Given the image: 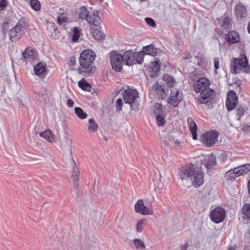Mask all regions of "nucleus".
<instances>
[{"label":"nucleus","mask_w":250,"mask_h":250,"mask_svg":"<svg viewBox=\"0 0 250 250\" xmlns=\"http://www.w3.org/2000/svg\"><path fill=\"white\" fill-rule=\"evenodd\" d=\"M209 84L210 83L208 79L201 78L193 85V88L196 92L199 93L204 89L208 88Z\"/></svg>","instance_id":"14"},{"label":"nucleus","mask_w":250,"mask_h":250,"mask_svg":"<svg viewBox=\"0 0 250 250\" xmlns=\"http://www.w3.org/2000/svg\"><path fill=\"white\" fill-rule=\"evenodd\" d=\"M125 64L126 65H132L135 64V52L128 50L123 55Z\"/></svg>","instance_id":"15"},{"label":"nucleus","mask_w":250,"mask_h":250,"mask_svg":"<svg viewBox=\"0 0 250 250\" xmlns=\"http://www.w3.org/2000/svg\"><path fill=\"white\" fill-rule=\"evenodd\" d=\"M152 89L155 90L158 96L160 98L164 99L166 97L167 93L164 88V86L160 85L158 83H156L153 85Z\"/></svg>","instance_id":"19"},{"label":"nucleus","mask_w":250,"mask_h":250,"mask_svg":"<svg viewBox=\"0 0 250 250\" xmlns=\"http://www.w3.org/2000/svg\"><path fill=\"white\" fill-rule=\"evenodd\" d=\"M70 64H72V65L74 64V63H75V61H74V60H73L72 59H71L70 60Z\"/></svg>","instance_id":"63"},{"label":"nucleus","mask_w":250,"mask_h":250,"mask_svg":"<svg viewBox=\"0 0 250 250\" xmlns=\"http://www.w3.org/2000/svg\"><path fill=\"white\" fill-rule=\"evenodd\" d=\"M216 164V158L212 154L208 156L204 161V165L208 168H211Z\"/></svg>","instance_id":"25"},{"label":"nucleus","mask_w":250,"mask_h":250,"mask_svg":"<svg viewBox=\"0 0 250 250\" xmlns=\"http://www.w3.org/2000/svg\"><path fill=\"white\" fill-rule=\"evenodd\" d=\"M46 68V64L40 62L34 66V73L36 75L42 77Z\"/></svg>","instance_id":"20"},{"label":"nucleus","mask_w":250,"mask_h":250,"mask_svg":"<svg viewBox=\"0 0 250 250\" xmlns=\"http://www.w3.org/2000/svg\"><path fill=\"white\" fill-rule=\"evenodd\" d=\"M139 98L138 91L134 89L128 88L123 93V98L125 103L132 104Z\"/></svg>","instance_id":"11"},{"label":"nucleus","mask_w":250,"mask_h":250,"mask_svg":"<svg viewBox=\"0 0 250 250\" xmlns=\"http://www.w3.org/2000/svg\"><path fill=\"white\" fill-rule=\"evenodd\" d=\"M67 105L68 107H72L74 105V102L71 99H68L67 101Z\"/></svg>","instance_id":"56"},{"label":"nucleus","mask_w":250,"mask_h":250,"mask_svg":"<svg viewBox=\"0 0 250 250\" xmlns=\"http://www.w3.org/2000/svg\"><path fill=\"white\" fill-rule=\"evenodd\" d=\"M248 62L245 55L241 54L239 58H233L231 63V72L236 74L239 73L242 68H245L248 65Z\"/></svg>","instance_id":"5"},{"label":"nucleus","mask_w":250,"mask_h":250,"mask_svg":"<svg viewBox=\"0 0 250 250\" xmlns=\"http://www.w3.org/2000/svg\"><path fill=\"white\" fill-rule=\"evenodd\" d=\"M7 4L6 0H0V10H3Z\"/></svg>","instance_id":"54"},{"label":"nucleus","mask_w":250,"mask_h":250,"mask_svg":"<svg viewBox=\"0 0 250 250\" xmlns=\"http://www.w3.org/2000/svg\"><path fill=\"white\" fill-rule=\"evenodd\" d=\"M147 224V220L146 219H142L139 220L136 225L135 227V231L136 232L140 233H141L144 229H145L146 226Z\"/></svg>","instance_id":"32"},{"label":"nucleus","mask_w":250,"mask_h":250,"mask_svg":"<svg viewBox=\"0 0 250 250\" xmlns=\"http://www.w3.org/2000/svg\"><path fill=\"white\" fill-rule=\"evenodd\" d=\"M131 109L135 110H138L139 109L138 105H136L135 104H131Z\"/></svg>","instance_id":"57"},{"label":"nucleus","mask_w":250,"mask_h":250,"mask_svg":"<svg viewBox=\"0 0 250 250\" xmlns=\"http://www.w3.org/2000/svg\"><path fill=\"white\" fill-rule=\"evenodd\" d=\"M238 103V98L234 91H230L227 95L226 106L229 110L235 108Z\"/></svg>","instance_id":"13"},{"label":"nucleus","mask_w":250,"mask_h":250,"mask_svg":"<svg viewBox=\"0 0 250 250\" xmlns=\"http://www.w3.org/2000/svg\"><path fill=\"white\" fill-rule=\"evenodd\" d=\"M248 189H249V193L250 194V180H249V181L248 182Z\"/></svg>","instance_id":"61"},{"label":"nucleus","mask_w":250,"mask_h":250,"mask_svg":"<svg viewBox=\"0 0 250 250\" xmlns=\"http://www.w3.org/2000/svg\"><path fill=\"white\" fill-rule=\"evenodd\" d=\"M227 40L229 43H234L239 42L240 37L237 32L232 31L228 34Z\"/></svg>","instance_id":"28"},{"label":"nucleus","mask_w":250,"mask_h":250,"mask_svg":"<svg viewBox=\"0 0 250 250\" xmlns=\"http://www.w3.org/2000/svg\"><path fill=\"white\" fill-rule=\"evenodd\" d=\"M36 51L32 48L27 47L22 53V57L25 60L33 59L36 56Z\"/></svg>","instance_id":"26"},{"label":"nucleus","mask_w":250,"mask_h":250,"mask_svg":"<svg viewBox=\"0 0 250 250\" xmlns=\"http://www.w3.org/2000/svg\"><path fill=\"white\" fill-rule=\"evenodd\" d=\"M163 80L166 82L167 85L169 87L170 89L175 88L174 87L176 84V82L173 77L167 74H165L163 76Z\"/></svg>","instance_id":"30"},{"label":"nucleus","mask_w":250,"mask_h":250,"mask_svg":"<svg viewBox=\"0 0 250 250\" xmlns=\"http://www.w3.org/2000/svg\"><path fill=\"white\" fill-rule=\"evenodd\" d=\"M154 112H155L157 115L161 114L160 113L163 111V106L161 104H156L154 105Z\"/></svg>","instance_id":"46"},{"label":"nucleus","mask_w":250,"mask_h":250,"mask_svg":"<svg viewBox=\"0 0 250 250\" xmlns=\"http://www.w3.org/2000/svg\"><path fill=\"white\" fill-rule=\"evenodd\" d=\"M170 91L168 103L174 107H177L183 100V94L177 88L170 89Z\"/></svg>","instance_id":"8"},{"label":"nucleus","mask_w":250,"mask_h":250,"mask_svg":"<svg viewBox=\"0 0 250 250\" xmlns=\"http://www.w3.org/2000/svg\"><path fill=\"white\" fill-rule=\"evenodd\" d=\"M89 123L90 125L88 126V129L92 132H94V119L92 118L89 119Z\"/></svg>","instance_id":"53"},{"label":"nucleus","mask_w":250,"mask_h":250,"mask_svg":"<svg viewBox=\"0 0 250 250\" xmlns=\"http://www.w3.org/2000/svg\"><path fill=\"white\" fill-rule=\"evenodd\" d=\"M201 94L199 98V102L201 104H206L208 102L211 98L213 91L209 88L204 89L200 91Z\"/></svg>","instance_id":"16"},{"label":"nucleus","mask_w":250,"mask_h":250,"mask_svg":"<svg viewBox=\"0 0 250 250\" xmlns=\"http://www.w3.org/2000/svg\"><path fill=\"white\" fill-rule=\"evenodd\" d=\"M105 39V34L101 27L95 28V41L103 42Z\"/></svg>","instance_id":"21"},{"label":"nucleus","mask_w":250,"mask_h":250,"mask_svg":"<svg viewBox=\"0 0 250 250\" xmlns=\"http://www.w3.org/2000/svg\"><path fill=\"white\" fill-rule=\"evenodd\" d=\"M235 169L238 177L245 175L250 171V165L245 164L239 167H235Z\"/></svg>","instance_id":"23"},{"label":"nucleus","mask_w":250,"mask_h":250,"mask_svg":"<svg viewBox=\"0 0 250 250\" xmlns=\"http://www.w3.org/2000/svg\"><path fill=\"white\" fill-rule=\"evenodd\" d=\"M72 141L71 139L69 137L68 134L65 133L63 135V139L61 143V147L62 148H68L71 150Z\"/></svg>","instance_id":"24"},{"label":"nucleus","mask_w":250,"mask_h":250,"mask_svg":"<svg viewBox=\"0 0 250 250\" xmlns=\"http://www.w3.org/2000/svg\"><path fill=\"white\" fill-rule=\"evenodd\" d=\"M235 14L238 20L245 19L247 16V10L241 4H239L235 7Z\"/></svg>","instance_id":"17"},{"label":"nucleus","mask_w":250,"mask_h":250,"mask_svg":"<svg viewBox=\"0 0 250 250\" xmlns=\"http://www.w3.org/2000/svg\"><path fill=\"white\" fill-rule=\"evenodd\" d=\"M242 129L245 131H250V125H244Z\"/></svg>","instance_id":"58"},{"label":"nucleus","mask_w":250,"mask_h":250,"mask_svg":"<svg viewBox=\"0 0 250 250\" xmlns=\"http://www.w3.org/2000/svg\"><path fill=\"white\" fill-rule=\"evenodd\" d=\"M183 137V133L181 131L173 129L166 137V141L167 140L170 143H173L176 146H180L181 140Z\"/></svg>","instance_id":"9"},{"label":"nucleus","mask_w":250,"mask_h":250,"mask_svg":"<svg viewBox=\"0 0 250 250\" xmlns=\"http://www.w3.org/2000/svg\"><path fill=\"white\" fill-rule=\"evenodd\" d=\"M94 14H90L89 13L87 15L85 19L86 21L91 25V28H92V27L94 26Z\"/></svg>","instance_id":"45"},{"label":"nucleus","mask_w":250,"mask_h":250,"mask_svg":"<svg viewBox=\"0 0 250 250\" xmlns=\"http://www.w3.org/2000/svg\"><path fill=\"white\" fill-rule=\"evenodd\" d=\"M102 14L101 11H97V14L95 13V26H99L102 22Z\"/></svg>","instance_id":"42"},{"label":"nucleus","mask_w":250,"mask_h":250,"mask_svg":"<svg viewBox=\"0 0 250 250\" xmlns=\"http://www.w3.org/2000/svg\"><path fill=\"white\" fill-rule=\"evenodd\" d=\"M238 177L235 168L228 171L225 174V178L227 180L232 181Z\"/></svg>","instance_id":"33"},{"label":"nucleus","mask_w":250,"mask_h":250,"mask_svg":"<svg viewBox=\"0 0 250 250\" xmlns=\"http://www.w3.org/2000/svg\"><path fill=\"white\" fill-rule=\"evenodd\" d=\"M192 238L191 237L188 238L185 241L180 245V250H188L190 247L191 246Z\"/></svg>","instance_id":"36"},{"label":"nucleus","mask_w":250,"mask_h":250,"mask_svg":"<svg viewBox=\"0 0 250 250\" xmlns=\"http://www.w3.org/2000/svg\"><path fill=\"white\" fill-rule=\"evenodd\" d=\"M248 30L249 33L250 34V22H249V24H248Z\"/></svg>","instance_id":"62"},{"label":"nucleus","mask_w":250,"mask_h":250,"mask_svg":"<svg viewBox=\"0 0 250 250\" xmlns=\"http://www.w3.org/2000/svg\"><path fill=\"white\" fill-rule=\"evenodd\" d=\"M143 51L144 53L152 56H155L157 54V49L152 44L144 47Z\"/></svg>","instance_id":"29"},{"label":"nucleus","mask_w":250,"mask_h":250,"mask_svg":"<svg viewBox=\"0 0 250 250\" xmlns=\"http://www.w3.org/2000/svg\"><path fill=\"white\" fill-rule=\"evenodd\" d=\"M145 21L147 24L149 26L152 27H154L156 26L155 22L152 19L150 18H146Z\"/></svg>","instance_id":"51"},{"label":"nucleus","mask_w":250,"mask_h":250,"mask_svg":"<svg viewBox=\"0 0 250 250\" xmlns=\"http://www.w3.org/2000/svg\"><path fill=\"white\" fill-rule=\"evenodd\" d=\"M70 159L68 162V164L72 168V173H71V178L73 180V185L75 189L76 190L79 189V176H80V171L76 163L74 161L71 155V152H70Z\"/></svg>","instance_id":"6"},{"label":"nucleus","mask_w":250,"mask_h":250,"mask_svg":"<svg viewBox=\"0 0 250 250\" xmlns=\"http://www.w3.org/2000/svg\"><path fill=\"white\" fill-rule=\"evenodd\" d=\"M66 21H67V19L65 16L61 15L58 16L57 18V22L60 25Z\"/></svg>","instance_id":"49"},{"label":"nucleus","mask_w":250,"mask_h":250,"mask_svg":"<svg viewBox=\"0 0 250 250\" xmlns=\"http://www.w3.org/2000/svg\"><path fill=\"white\" fill-rule=\"evenodd\" d=\"M30 4L32 8L35 11H39L41 9L40 2L38 0H31Z\"/></svg>","instance_id":"41"},{"label":"nucleus","mask_w":250,"mask_h":250,"mask_svg":"<svg viewBox=\"0 0 250 250\" xmlns=\"http://www.w3.org/2000/svg\"><path fill=\"white\" fill-rule=\"evenodd\" d=\"M214 63L215 72L216 73L217 70L219 68V60L218 58H215L213 60Z\"/></svg>","instance_id":"55"},{"label":"nucleus","mask_w":250,"mask_h":250,"mask_svg":"<svg viewBox=\"0 0 250 250\" xmlns=\"http://www.w3.org/2000/svg\"><path fill=\"white\" fill-rule=\"evenodd\" d=\"M189 126L193 139L194 140H196L197 138V135L196 133L197 126L196 123L193 121H190L189 123Z\"/></svg>","instance_id":"34"},{"label":"nucleus","mask_w":250,"mask_h":250,"mask_svg":"<svg viewBox=\"0 0 250 250\" xmlns=\"http://www.w3.org/2000/svg\"><path fill=\"white\" fill-rule=\"evenodd\" d=\"M155 189L159 193H162L165 189V179L160 176L159 180L154 183Z\"/></svg>","instance_id":"22"},{"label":"nucleus","mask_w":250,"mask_h":250,"mask_svg":"<svg viewBox=\"0 0 250 250\" xmlns=\"http://www.w3.org/2000/svg\"><path fill=\"white\" fill-rule=\"evenodd\" d=\"M40 136L50 143L55 142V135L50 129H45L40 133Z\"/></svg>","instance_id":"18"},{"label":"nucleus","mask_w":250,"mask_h":250,"mask_svg":"<svg viewBox=\"0 0 250 250\" xmlns=\"http://www.w3.org/2000/svg\"><path fill=\"white\" fill-rule=\"evenodd\" d=\"M123 104V100L121 98L118 99L116 102V106L118 110H121Z\"/></svg>","instance_id":"52"},{"label":"nucleus","mask_w":250,"mask_h":250,"mask_svg":"<svg viewBox=\"0 0 250 250\" xmlns=\"http://www.w3.org/2000/svg\"><path fill=\"white\" fill-rule=\"evenodd\" d=\"M236 248L235 245L231 246L228 248V250H235Z\"/></svg>","instance_id":"60"},{"label":"nucleus","mask_w":250,"mask_h":250,"mask_svg":"<svg viewBox=\"0 0 250 250\" xmlns=\"http://www.w3.org/2000/svg\"><path fill=\"white\" fill-rule=\"evenodd\" d=\"M89 12L85 6H82L79 8V18L82 19H85Z\"/></svg>","instance_id":"40"},{"label":"nucleus","mask_w":250,"mask_h":250,"mask_svg":"<svg viewBox=\"0 0 250 250\" xmlns=\"http://www.w3.org/2000/svg\"><path fill=\"white\" fill-rule=\"evenodd\" d=\"M145 53L144 52L141 51L139 52H135V64L136 63L141 64L144 61Z\"/></svg>","instance_id":"39"},{"label":"nucleus","mask_w":250,"mask_h":250,"mask_svg":"<svg viewBox=\"0 0 250 250\" xmlns=\"http://www.w3.org/2000/svg\"><path fill=\"white\" fill-rule=\"evenodd\" d=\"M218 137V132L216 131H209L202 134L201 140L205 145L209 147L213 145L217 142Z\"/></svg>","instance_id":"7"},{"label":"nucleus","mask_w":250,"mask_h":250,"mask_svg":"<svg viewBox=\"0 0 250 250\" xmlns=\"http://www.w3.org/2000/svg\"><path fill=\"white\" fill-rule=\"evenodd\" d=\"M156 123L159 126H162L165 125L166 123V120L164 117L161 115L158 114L156 117Z\"/></svg>","instance_id":"43"},{"label":"nucleus","mask_w":250,"mask_h":250,"mask_svg":"<svg viewBox=\"0 0 250 250\" xmlns=\"http://www.w3.org/2000/svg\"><path fill=\"white\" fill-rule=\"evenodd\" d=\"M231 125L234 126L236 128H238L240 126V124L233 122L232 124H231Z\"/></svg>","instance_id":"59"},{"label":"nucleus","mask_w":250,"mask_h":250,"mask_svg":"<svg viewBox=\"0 0 250 250\" xmlns=\"http://www.w3.org/2000/svg\"><path fill=\"white\" fill-rule=\"evenodd\" d=\"M182 179L188 178L195 188L202 186L204 182V172L202 169L192 164L185 165L181 168Z\"/></svg>","instance_id":"1"},{"label":"nucleus","mask_w":250,"mask_h":250,"mask_svg":"<svg viewBox=\"0 0 250 250\" xmlns=\"http://www.w3.org/2000/svg\"><path fill=\"white\" fill-rule=\"evenodd\" d=\"M132 243L136 250H146V245L142 239L135 238L132 240Z\"/></svg>","instance_id":"27"},{"label":"nucleus","mask_w":250,"mask_h":250,"mask_svg":"<svg viewBox=\"0 0 250 250\" xmlns=\"http://www.w3.org/2000/svg\"><path fill=\"white\" fill-rule=\"evenodd\" d=\"M151 63L152 67L154 71L157 72L160 69L161 62L159 60H155V61L152 62Z\"/></svg>","instance_id":"47"},{"label":"nucleus","mask_w":250,"mask_h":250,"mask_svg":"<svg viewBox=\"0 0 250 250\" xmlns=\"http://www.w3.org/2000/svg\"><path fill=\"white\" fill-rule=\"evenodd\" d=\"M104 216V214L102 211H101V210H97L96 211V221L98 223H100L102 221Z\"/></svg>","instance_id":"48"},{"label":"nucleus","mask_w":250,"mask_h":250,"mask_svg":"<svg viewBox=\"0 0 250 250\" xmlns=\"http://www.w3.org/2000/svg\"><path fill=\"white\" fill-rule=\"evenodd\" d=\"M123 55L116 51H113L109 53L111 65L113 70L120 72L125 64Z\"/></svg>","instance_id":"4"},{"label":"nucleus","mask_w":250,"mask_h":250,"mask_svg":"<svg viewBox=\"0 0 250 250\" xmlns=\"http://www.w3.org/2000/svg\"><path fill=\"white\" fill-rule=\"evenodd\" d=\"M72 35L71 37V41L73 42H76L79 40L80 36V31L78 27H74L72 30Z\"/></svg>","instance_id":"35"},{"label":"nucleus","mask_w":250,"mask_h":250,"mask_svg":"<svg viewBox=\"0 0 250 250\" xmlns=\"http://www.w3.org/2000/svg\"><path fill=\"white\" fill-rule=\"evenodd\" d=\"M226 212L221 208H216L210 213L211 220L215 223H219L224 220Z\"/></svg>","instance_id":"10"},{"label":"nucleus","mask_w":250,"mask_h":250,"mask_svg":"<svg viewBox=\"0 0 250 250\" xmlns=\"http://www.w3.org/2000/svg\"><path fill=\"white\" fill-rule=\"evenodd\" d=\"M102 90V88H100V89H96V91L95 90V93L96 92H100V91H101Z\"/></svg>","instance_id":"64"},{"label":"nucleus","mask_w":250,"mask_h":250,"mask_svg":"<svg viewBox=\"0 0 250 250\" xmlns=\"http://www.w3.org/2000/svg\"><path fill=\"white\" fill-rule=\"evenodd\" d=\"M243 214V218L244 219H250V204H245L241 209Z\"/></svg>","instance_id":"31"},{"label":"nucleus","mask_w":250,"mask_h":250,"mask_svg":"<svg viewBox=\"0 0 250 250\" xmlns=\"http://www.w3.org/2000/svg\"><path fill=\"white\" fill-rule=\"evenodd\" d=\"M75 113L81 119H86L87 117L86 113L84 112L83 110L80 107H76L74 109Z\"/></svg>","instance_id":"37"},{"label":"nucleus","mask_w":250,"mask_h":250,"mask_svg":"<svg viewBox=\"0 0 250 250\" xmlns=\"http://www.w3.org/2000/svg\"><path fill=\"white\" fill-rule=\"evenodd\" d=\"M27 28V23L23 19H20L17 25L9 32L10 40L15 42L20 39L24 34Z\"/></svg>","instance_id":"3"},{"label":"nucleus","mask_w":250,"mask_h":250,"mask_svg":"<svg viewBox=\"0 0 250 250\" xmlns=\"http://www.w3.org/2000/svg\"><path fill=\"white\" fill-rule=\"evenodd\" d=\"M94 62V52L90 49L83 51L80 56L79 62L82 68L77 69L78 72L82 73L83 71V68L85 69V71L89 73L92 69V64Z\"/></svg>","instance_id":"2"},{"label":"nucleus","mask_w":250,"mask_h":250,"mask_svg":"<svg viewBox=\"0 0 250 250\" xmlns=\"http://www.w3.org/2000/svg\"><path fill=\"white\" fill-rule=\"evenodd\" d=\"M134 209L136 212L143 215H151L153 214V211L148 207L146 206L144 201L142 199L139 200L135 204Z\"/></svg>","instance_id":"12"},{"label":"nucleus","mask_w":250,"mask_h":250,"mask_svg":"<svg viewBox=\"0 0 250 250\" xmlns=\"http://www.w3.org/2000/svg\"><path fill=\"white\" fill-rule=\"evenodd\" d=\"M246 111V109L245 107L242 106H239L236 109V114L238 116L237 118V121H239L240 120V118L242 116H243L245 112Z\"/></svg>","instance_id":"44"},{"label":"nucleus","mask_w":250,"mask_h":250,"mask_svg":"<svg viewBox=\"0 0 250 250\" xmlns=\"http://www.w3.org/2000/svg\"><path fill=\"white\" fill-rule=\"evenodd\" d=\"M230 19L229 18H225L222 23V26L227 29L229 28L230 25Z\"/></svg>","instance_id":"50"},{"label":"nucleus","mask_w":250,"mask_h":250,"mask_svg":"<svg viewBox=\"0 0 250 250\" xmlns=\"http://www.w3.org/2000/svg\"><path fill=\"white\" fill-rule=\"evenodd\" d=\"M79 87L83 90L90 91L91 85L85 80L82 79L78 83Z\"/></svg>","instance_id":"38"}]
</instances>
